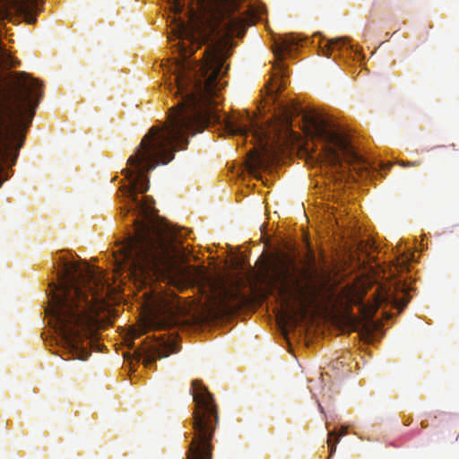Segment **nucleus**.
I'll list each match as a JSON object with an SVG mask.
<instances>
[{
	"mask_svg": "<svg viewBox=\"0 0 459 459\" xmlns=\"http://www.w3.org/2000/svg\"><path fill=\"white\" fill-rule=\"evenodd\" d=\"M167 1L174 13L172 32L178 39L181 56L174 65L176 85L170 91L181 100L170 108L167 122L161 127H151L128 158V167L123 170L128 185L121 191L142 219L134 220V235L114 252L118 269L137 288L150 287L143 294L150 307L147 319H181L187 313L175 294L160 290L157 281H166L178 290L197 285L212 308H230L231 301L238 299L222 275L183 264L184 254L173 230L153 217L152 199L139 200L137 194L149 189V171L170 162L178 147L216 121L214 105L221 78L226 74L224 62L232 47L231 38L242 36L253 23L252 17L232 13L238 0Z\"/></svg>",
	"mask_w": 459,
	"mask_h": 459,
	"instance_id": "f257e3e1",
	"label": "nucleus"
},
{
	"mask_svg": "<svg viewBox=\"0 0 459 459\" xmlns=\"http://www.w3.org/2000/svg\"><path fill=\"white\" fill-rule=\"evenodd\" d=\"M58 277L59 283L50 290L46 315L62 349L74 359L83 361L90 356V327L96 322L95 314L100 307L97 303L115 288L101 271L87 264L65 262Z\"/></svg>",
	"mask_w": 459,
	"mask_h": 459,
	"instance_id": "f03ea898",
	"label": "nucleus"
},
{
	"mask_svg": "<svg viewBox=\"0 0 459 459\" xmlns=\"http://www.w3.org/2000/svg\"><path fill=\"white\" fill-rule=\"evenodd\" d=\"M263 273L281 303L278 322L286 334L289 328H294L306 316L308 307L316 302L318 290L287 255L273 257Z\"/></svg>",
	"mask_w": 459,
	"mask_h": 459,
	"instance_id": "7ed1b4c3",
	"label": "nucleus"
},
{
	"mask_svg": "<svg viewBox=\"0 0 459 459\" xmlns=\"http://www.w3.org/2000/svg\"><path fill=\"white\" fill-rule=\"evenodd\" d=\"M297 107L284 109L282 117L269 128L258 127L249 117H232L224 119L225 129L231 134L246 135L251 131L255 147L248 152L247 165L251 172L273 162L281 152L294 144L297 138L290 128V118L298 115Z\"/></svg>",
	"mask_w": 459,
	"mask_h": 459,
	"instance_id": "20e7f679",
	"label": "nucleus"
},
{
	"mask_svg": "<svg viewBox=\"0 0 459 459\" xmlns=\"http://www.w3.org/2000/svg\"><path fill=\"white\" fill-rule=\"evenodd\" d=\"M303 118L308 134L324 143L328 162L337 166L343 160L355 170L366 168L365 161L354 152L345 136L334 131L324 118L310 113H305Z\"/></svg>",
	"mask_w": 459,
	"mask_h": 459,
	"instance_id": "39448f33",
	"label": "nucleus"
},
{
	"mask_svg": "<svg viewBox=\"0 0 459 459\" xmlns=\"http://www.w3.org/2000/svg\"><path fill=\"white\" fill-rule=\"evenodd\" d=\"M195 411L194 415L195 437L192 440L187 459H210V441L212 437V417L214 416L215 409L212 397H194Z\"/></svg>",
	"mask_w": 459,
	"mask_h": 459,
	"instance_id": "423d86ee",
	"label": "nucleus"
},
{
	"mask_svg": "<svg viewBox=\"0 0 459 459\" xmlns=\"http://www.w3.org/2000/svg\"><path fill=\"white\" fill-rule=\"evenodd\" d=\"M177 351L174 343L164 340L152 341L143 348V351L136 352L137 359L142 360L145 367L153 363L157 359L166 358L170 353Z\"/></svg>",
	"mask_w": 459,
	"mask_h": 459,
	"instance_id": "0eeeda50",
	"label": "nucleus"
},
{
	"mask_svg": "<svg viewBox=\"0 0 459 459\" xmlns=\"http://www.w3.org/2000/svg\"><path fill=\"white\" fill-rule=\"evenodd\" d=\"M408 300L409 297L405 293H403V297L401 298H393L385 291L378 290L377 294L375 296V304L373 311H376L385 302H390L398 309H402L403 307H405Z\"/></svg>",
	"mask_w": 459,
	"mask_h": 459,
	"instance_id": "6e6552de",
	"label": "nucleus"
},
{
	"mask_svg": "<svg viewBox=\"0 0 459 459\" xmlns=\"http://www.w3.org/2000/svg\"><path fill=\"white\" fill-rule=\"evenodd\" d=\"M295 45H297V39L292 35L280 38L273 46V54L276 59L280 60L284 53H290Z\"/></svg>",
	"mask_w": 459,
	"mask_h": 459,
	"instance_id": "1a4fd4ad",
	"label": "nucleus"
},
{
	"mask_svg": "<svg viewBox=\"0 0 459 459\" xmlns=\"http://www.w3.org/2000/svg\"><path fill=\"white\" fill-rule=\"evenodd\" d=\"M281 87V82L279 79H271L268 84L266 85V94H267V100L266 101H275L274 95L279 91Z\"/></svg>",
	"mask_w": 459,
	"mask_h": 459,
	"instance_id": "9d476101",
	"label": "nucleus"
},
{
	"mask_svg": "<svg viewBox=\"0 0 459 459\" xmlns=\"http://www.w3.org/2000/svg\"><path fill=\"white\" fill-rule=\"evenodd\" d=\"M378 325L376 323H370L367 325H364V338L368 342H371L374 339V331L377 329Z\"/></svg>",
	"mask_w": 459,
	"mask_h": 459,
	"instance_id": "9b49d317",
	"label": "nucleus"
},
{
	"mask_svg": "<svg viewBox=\"0 0 459 459\" xmlns=\"http://www.w3.org/2000/svg\"><path fill=\"white\" fill-rule=\"evenodd\" d=\"M337 442H338V438L336 437H334L333 434H330L327 443H328V446L331 449V454L333 452V450L335 448V444Z\"/></svg>",
	"mask_w": 459,
	"mask_h": 459,
	"instance_id": "f8f14e48",
	"label": "nucleus"
},
{
	"mask_svg": "<svg viewBox=\"0 0 459 459\" xmlns=\"http://www.w3.org/2000/svg\"><path fill=\"white\" fill-rule=\"evenodd\" d=\"M346 43V39L344 38H336L329 41L330 47H334L337 45H344Z\"/></svg>",
	"mask_w": 459,
	"mask_h": 459,
	"instance_id": "ddd939ff",
	"label": "nucleus"
},
{
	"mask_svg": "<svg viewBox=\"0 0 459 459\" xmlns=\"http://www.w3.org/2000/svg\"><path fill=\"white\" fill-rule=\"evenodd\" d=\"M345 433L344 429L342 431L341 436H343Z\"/></svg>",
	"mask_w": 459,
	"mask_h": 459,
	"instance_id": "4468645a",
	"label": "nucleus"
}]
</instances>
